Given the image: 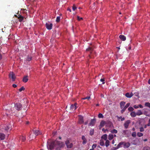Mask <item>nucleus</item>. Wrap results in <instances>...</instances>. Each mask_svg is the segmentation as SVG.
Returning <instances> with one entry per match:
<instances>
[{
  "instance_id": "nucleus-1",
  "label": "nucleus",
  "mask_w": 150,
  "mask_h": 150,
  "mask_svg": "<svg viewBox=\"0 0 150 150\" xmlns=\"http://www.w3.org/2000/svg\"><path fill=\"white\" fill-rule=\"evenodd\" d=\"M64 144L63 142L57 140L52 141L51 143L48 142L47 143V148L50 150H60L62 148L64 147Z\"/></svg>"
},
{
  "instance_id": "nucleus-2",
  "label": "nucleus",
  "mask_w": 150,
  "mask_h": 150,
  "mask_svg": "<svg viewBox=\"0 0 150 150\" xmlns=\"http://www.w3.org/2000/svg\"><path fill=\"white\" fill-rule=\"evenodd\" d=\"M65 144L68 148H71L73 146V144L70 142L68 139H67L65 141Z\"/></svg>"
},
{
  "instance_id": "nucleus-3",
  "label": "nucleus",
  "mask_w": 150,
  "mask_h": 150,
  "mask_svg": "<svg viewBox=\"0 0 150 150\" xmlns=\"http://www.w3.org/2000/svg\"><path fill=\"white\" fill-rule=\"evenodd\" d=\"M15 108L18 110H20L22 108V105L20 103H17L15 105Z\"/></svg>"
},
{
  "instance_id": "nucleus-4",
  "label": "nucleus",
  "mask_w": 150,
  "mask_h": 150,
  "mask_svg": "<svg viewBox=\"0 0 150 150\" xmlns=\"http://www.w3.org/2000/svg\"><path fill=\"white\" fill-rule=\"evenodd\" d=\"M46 27L47 29L51 30L52 29V24L50 22H48L46 23Z\"/></svg>"
},
{
  "instance_id": "nucleus-5",
  "label": "nucleus",
  "mask_w": 150,
  "mask_h": 150,
  "mask_svg": "<svg viewBox=\"0 0 150 150\" xmlns=\"http://www.w3.org/2000/svg\"><path fill=\"white\" fill-rule=\"evenodd\" d=\"M9 77L11 78L13 81H14L16 79V77L15 76V74L14 73L11 72L10 73L9 75Z\"/></svg>"
},
{
  "instance_id": "nucleus-6",
  "label": "nucleus",
  "mask_w": 150,
  "mask_h": 150,
  "mask_svg": "<svg viewBox=\"0 0 150 150\" xmlns=\"http://www.w3.org/2000/svg\"><path fill=\"white\" fill-rule=\"evenodd\" d=\"M130 105V103H127L125 106L122 108V110H121V112L122 113L125 111V110Z\"/></svg>"
},
{
  "instance_id": "nucleus-7",
  "label": "nucleus",
  "mask_w": 150,
  "mask_h": 150,
  "mask_svg": "<svg viewBox=\"0 0 150 150\" xmlns=\"http://www.w3.org/2000/svg\"><path fill=\"white\" fill-rule=\"evenodd\" d=\"M130 144L129 142H123V146L125 148H127L130 146Z\"/></svg>"
},
{
  "instance_id": "nucleus-8",
  "label": "nucleus",
  "mask_w": 150,
  "mask_h": 150,
  "mask_svg": "<svg viewBox=\"0 0 150 150\" xmlns=\"http://www.w3.org/2000/svg\"><path fill=\"white\" fill-rule=\"evenodd\" d=\"M96 120L93 119L91 120L90 123L89 124V126H93L95 125L96 123Z\"/></svg>"
},
{
  "instance_id": "nucleus-9",
  "label": "nucleus",
  "mask_w": 150,
  "mask_h": 150,
  "mask_svg": "<svg viewBox=\"0 0 150 150\" xmlns=\"http://www.w3.org/2000/svg\"><path fill=\"white\" fill-rule=\"evenodd\" d=\"M76 105V103H75L74 105H71L70 108V110H71L72 111H74L77 108Z\"/></svg>"
},
{
  "instance_id": "nucleus-10",
  "label": "nucleus",
  "mask_w": 150,
  "mask_h": 150,
  "mask_svg": "<svg viewBox=\"0 0 150 150\" xmlns=\"http://www.w3.org/2000/svg\"><path fill=\"white\" fill-rule=\"evenodd\" d=\"M130 122V120H127L126 121L124 124V126L125 128L127 129L128 127L129 124Z\"/></svg>"
},
{
  "instance_id": "nucleus-11",
  "label": "nucleus",
  "mask_w": 150,
  "mask_h": 150,
  "mask_svg": "<svg viewBox=\"0 0 150 150\" xmlns=\"http://www.w3.org/2000/svg\"><path fill=\"white\" fill-rule=\"evenodd\" d=\"M78 122L79 124H81L83 123V117L82 116L79 115V116Z\"/></svg>"
},
{
  "instance_id": "nucleus-12",
  "label": "nucleus",
  "mask_w": 150,
  "mask_h": 150,
  "mask_svg": "<svg viewBox=\"0 0 150 150\" xmlns=\"http://www.w3.org/2000/svg\"><path fill=\"white\" fill-rule=\"evenodd\" d=\"M125 96L127 98H130L133 96V94L132 93H126Z\"/></svg>"
},
{
  "instance_id": "nucleus-13",
  "label": "nucleus",
  "mask_w": 150,
  "mask_h": 150,
  "mask_svg": "<svg viewBox=\"0 0 150 150\" xmlns=\"http://www.w3.org/2000/svg\"><path fill=\"white\" fill-rule=\"evenodd\" d=\"M5 137L4 134L2 133H0V140L4 139Z\"/></svg>"
},
{
  "instance_id": "nucleus-14",
  "label": "nucleus",
  "mask_w": 150,
  "mask_h": 150,
  "mask_svg": "<svg viewBox=\"0 0 150 150\" xmlns=\"http://www.w3.org/2000/svg\"><path fill=\"white\" fill-rule=\"evenodd\" d=\"M107 134H104L101 137V138L104 140H106L107 139Z\"/></svg>"
},
{
  "instance_id": "nucleus-15",
  "label": "nucleus",
  "mask_w": 150,
  "mask_h": 150,
  "mask_svg": "<svg viewBox=\"0 0 150 150\" xmlns=\"http://www.w3.org/2000/svg\"><path fill=\"white\" fill-rule=\"evenodd\" d=\"M28 76H25L23 77V81L24 83H26L28 81Z\"/></svg>"
},
{
  "instance_id": "nucleus-16",
  "label": "nucleus",
  "mask_w": 150,
  "mask_h": 150,
  "mask_svg": "<svg viewBox=\"0 0 150 150\" xmlns=\"http://www.w3.org/2000/svg\"><path fill=\"white\" fill-rule=\"evenodd\" d=\"M33 132L36 135H38L40 134V132L38 130H33Z\"/></svg>"
},
{
  "instance_id": "nucleus-17",
  "label": "nucleus",
  "mask_w": 150,
  "mask_h": 150,
  "mask_svg": "<svg viewBox=\"0 0 150 150\" xmlns=\"http://www.w3.org/2000/svg\"><path fill=\"white\" fill-rule=\"evenodd\" d=\"M137 115H140L143 114V113L140 110H138L136 113Z\"/></svg>"
},
{
  "instance_id": "nucleus-18",
  "label": "nucleus",
  "mask_w": 150,
  "mask_h": 150,
  "mask_svg": "<svg viewBox=\"0 0 150 150\" xmlns=\"http://www.w3.org/2000/svg\"><path fill=\"white\" fill-rule=\"evenodd\" d=\"M119 38L120 39L123 41H125L126 40L125 37L123 35H121L119 36Z\"/></svg>"
},
{
  "instance_id": "nucleus-19",
  "label": "nucleus",
  "mask_w": 150,
  "mask_h": 150,
  "mask_svg": "<svg viewBox=\"0 0 150 150\" xmlns=\"http://www.w3.org/2000/svg\"><path fill=\"white\" fill-rule=\"evenodd\" d=\"M19 138H20V140H21V141L22 142L24 141L26 139V138H25V136H20L19 137Z\"/></svg>"
},
{
  "instance_id": "nucleus-20",
  "label": "nucleus",
  "mask_w": 150,
  "mask_h": 150,
  "mask_svg": "<svg viewBox=\"0 0 150 150\" xmlns=\"http://www.w3.org/2000/svg\"><path fill=\"white\" fill-rule=\"evenodd\" d=\"M130 115L132 117H135L137 115L136 113L134 111L132 112H131Z\"/></svg>"
},
{
  "instance_id": "nucleus-21",
  "label": "nucleus",
  "mask_w": 150,
  "mask_h": 150,
  "mask_svg": "<svg viewBox=\"0 0 150 150\" xmlns=\"http://www.w3.org/2000/svg\"><path fill=\"white\" fill-rule=\"evenodd\" d=\"M106 124V122L104 121H102L100 124V126L101 127L104 126Z\"/></svg>"
},
{
  "instance_id": "nucleus-22",
  "label": "nucleus",
  "mask_w": 150,
  "mask_h": 150,
  "mask_svg": "<svg viewBox=\"0 0 150 150\" xmlns=\"http://www.w3.org/2000/svg\"><path fill=\"white\" fill-rule=\"evenodd\" d=\"M125 103L123 101L121 102L120 103V108L122 109L125 104Z\"/></svg>"
},
{
  "instance_id": "nucleus-23",
  "label": "nucleus",
  "mask_w": 150,
  "mask_h": 150,
  "mask_svg": "<svg viewBox=\"0 0 150 150\" xmlns=\"http://www.w3.org/2000/svg\"><path fill=\"white\" fill-rule=\"evenodd\" d=\"M100 144L101 146H103L104 145V143L103 140L102 139H101L100 140Z\"/></svg>"
},
{
  "instance_id": "nucleus-24",
  "label": "nucleus",
  "mask_w": 150,
  "mask_h": 150,
  "mask_svg": "<svg viewBox=\"0 0 150 150\" xmlns=\"http://www.w3.org/2000/svg\"><path fill=\"white\" fill-rule=\"evenodd\" d=\"M113 138V134H110L108 136V138L109 140H111Z\"/></svg>"
},
{
  "instance_id": "nucleus-25",
  "label": "nucleus",
  "mask_w": 150,
  "mask_h": 150,
  "mask_svg": "<svg viewBox=\"0 0 150 150\" xmlns=\"http://www.w3.org/2000/svg\"><path fill=\"white\" fill-rule=\"evenodd\" d=\"M11 125L9 124L7 125L5 127V129L6 130H9L11 128Z\"/></svg>"
},
{
  "instance_id": "nucleus-26",
  "label": "nucleus",
  "mask_w": 150,
  "mask_h": 150,
  "mask_svg": "<svg viewBox=\"0 0 150 150\" xmlns=\"http://www.w3.org/2000/svg\"><path fill=\"white\" fill-rule=\"evenodd\" d=\"M105 145L106 147H108L109 145L110 142L109 140L108 139L105 140Z\"/></svg>"
},
{
  "instance_id": "nucleus-27",
  "label": "nucleus",
  "mask_w": 150,
  "mask_h": 150,
  "mask_svg": "<svg viewBox=\"0 0 150 150\" xmlns=\"http://www.w3.org/2000/svg\"><path fill=\"white\" fill-rule=\"evenodd\" d=\"M123 146V142L119 143L117 145V149H118L120 147H122Z\"/></svg>"
},
{
  "instance_id": "nucleus-28",
  "label": "nucleus",
  "mask_w": 150,
  "mask_h": 150,
  "mask_svg": "<svg viewBox=\"0 0 150 150\" xmlns=\"http://www.w3.org/2000/svg\"><path fill=\"white\" fill-rule=\"evenodd\" d=\"M129 131L128 130H124L122 131V134L124 135H127Z\"/></svg>"
},
{
  "instance_id": "nucleus-29",
  "label": "nucleus",
  "mask_w": 150,
  "mask_h": 150,
  "mask_svg": "<svg viewBox=\"0 0 150 150\" xmlns=\"http://www.w3.org/2000/svg\"><path fill=\"white\" fill-rule=\"evenodd\" d=\"M116 117L118 118V119L119 120H120V119L122 121L124 120L125 119L124 117H119L117 116Z\"/></svg>"
},
{
  "instance_id": "nucleus-30",
  "label": "nucleus",
  "mask_w": 150,
  "mask_h": 150,
  "mask_svg": "<svg viewBox=\"0 0 150 150\" xmlns=\"http://www.w3.org/2000/svg\"><path fill=\"white\" fill-rule=\"evenodd\" d=\"M18 18L19 19L20 21L21 22L23 20V17L22 16L20 15L18 17Z\"/></svg>"
},
{
  "instance_id": "nucleus-31",
  "label": "nucleus",
  "mask_w": 150,
  "mask_h": 150,
  "mask_svg": "<svg viewBox=\"0 0 150 150\" xmlns=\"http://www.w3.org/2000/svg\"><path fill=\"white\" fill-rule=\"evenodd\" d=\"M94 133V129H91L90 131V134L92 135Z\"/></svg>"
},
{
  "instance_id": "nucleus-32",
  "label": "nucleus",
  "mask_w": 150,
  "mask_h": 150,
  "mask_svg": "<svg viewBox=\"0 0 150 150\" xmlns=\"http://www.w3.org/2000/svg\"><path fill=\"white\" fill-rule=\"evenodd\" d=\"M145 106L150 108V103L148 102L146 103H145Z\"/></svg>"
},
{
  "instance_id": "nucleus-33",
  "label": "nucleus",
  "mask_w": 150,
  "mask_h": 150,
  "mask_svg": "<svg viewBox=\"0 0 150 150\" xmlns=\"http://www.w3.org/2000/svg\"><path fill=\"white\" fill-rule=\"evenodd\" d=\"M111 132L112 133L116 134L117 133V131L116 129H114L112 130L111 131Z\"/></svg>"
},
{
  "instance_id": "nucleus-34",
  "label": "nucleus",
  "mask_w": 150,
  "mask_h": 150,
  "mask_svg": "<svg viewBox=\"0 0 150 150\" xmlns=\"http://www.w3.org/2000/svg\"><path fill=\"white\" fill-rule=\"evenodd\" d=\"M128 110L129 111L132 112L133 111L134 109L132 107H129L128 108Z\"/></svg>"
},
{
  "instance_id": "nucleus-35",
  "label": "nucleus",
  "mask_w": 150,
  "mask_h": 150,
  "mask_svg": "<svg viewBox=\"0 0 150 150\" xmlns=\"http://www.w3.org/2000/svg\"><path fill=\"white\" fill-rule=\"evenodd\" d=\"M137 136L139 137H141L143 136V134L141 132H138L137 133Z\"/></svg>"
},
{
  "instance_id": "nucleus-36",
  "label": "nucleus",
  "mask_w": 150,
  "mask_h": 150,
  "mask_svg": "<svg viewBox=\"0 0 150 150\" xmlns=\"http://www.w3.org/2000/svg\"><path fill=\"white\" fill-rule=\"evenodd\" d=\"M25 89V88L23 86H22L21 88L19 89V91L21 92L23 91H24Z\"/></svg>"
},
{
  "instance_id": "nucleus-37",
  "label": "nucleus",
  "mask_w": 150,
  "mask_h": 150,
  "mask_svg": "<svg viewBox=\"0 0 150 150\" xmlns=\"http://www.w3.org/2000/svg\"><path fill=\"white\" fill-rule=\"evenodd\" d=\"M132 136L134 137H135L136 136V133L135 132H134L132 133Z\"/></svg>"
},
{
  "instance_id": "nucleus-38",
  "label": "nucleus",
  "mask_w": 150,
  "mask_h": 150,
  "mask_svg": "<svg viewBox=\"0 0 150 150\" xmlns=\"http://www.w3.org/2000/svg\"><path fill=\"white\" fill-rule=\"evenodd\" d=\"M98 117L99 118H102L103 116L101 113H99L98 115Z\"/></svg>"
},
{
  "instance_id": "nucleus-39",
  "label": "nucleus",
  "mask_w": 150,
  "mask_h": 150,
  "mask_svg": "<svg viewBox=\"0 0 150 150\" xmlns=\"http://www.w3.org/2000/svg\"><path fill=\"white\" fill-rule=\"evenodd\" d=\"M143 150H150V148L149 147H146L144 148Z\"/></svg>"
},
{
  "instance_id": "nucleus-40",
  "label": "nucleus",
  "mask_w": 150,
  "mask_h": 150,
  "mask_svg": "<svg viewBox=\"0 0 150 150\" xmlns=\"http://www.w3.org/2000/svg\"><path fill=\"white\" fill-rule=\"evenodd\" d=\"M60 17L59 16H57V18L56 19V21L57 22H58L60 21Z\"/></svg>"
},
{
  "instance_id": "nucleus-41",
  "label": "nucleus",
  "mask_w": 150,
  "mask_h": 150,
  "mask_svg": "<svg viewBox=\"0 0 150 150\" xmlns=\"http://www.w3.org/2000/svg\"><path fill=\"white\" fill-rule=\"evenodd\" d=\"M97 146V145L96 144H94L92 146V149H94Z\"/></svg>"
},
{
  "instance_id": "nucleus-42",
  "label": "nucleus",
  "mask_w": 150,
  "mask_h": 150,
  "mask_svg": "<svg viewBox=\"0 0 150 150\" xmlns=\"http://www.w3.org/2000/svg\"><path fill=\"white\" fill-rule=\"evenodd\" d=\"M140 131V132H142L144 131V129L143 127H142L139 128Z\"/></svg>"
},
{
  "instance_id": "nucleus-43",
  "label": "nucleus",
  "mask_w": 150,
  "mask_h": 150,
  "mask_svg": "<svg viewBox=\"0 0 150 150\" xmlns=\"http://www.w3.org/2000/svg\"><path fill=\"white\" fill-rule=\"evenodd\" d=\"M77 8V7L75 5H74L72 7L73 10L74 11Z\"/></svg>"
},
{
  "instance_id": "nucleus-44",
  "label": "nucleus",
  "mask_w": 150,
  "mask_h": 150,
  "mask_svg": "<svg viewBox=\"0 0 150 150\" xmlns=\"http://www.w3.org/2000/svg\"><path fill=\"white\" fill-rule=\"evenodd\" d=\"M77 19L78 21H80L83 19V18L82 17H80L79 16H77Z\"/></svg>"
},
{
  "instance_id": "nucleus-45",
  "label": "nucleus",
  "mask_w": 150,
  "mask_h": 150,
  "mask_svg": "<svg viewBox=\"0 0 150 150\" xmlns=\"http://www.w3.org/2000/svg\"><path fill=\"white\" fill-rule=\"evenodd\" d=\"M90 98V96H89V97H86V98H82V99H83V100H85V99H87L88 100H89Z\"/></svg>"
},
{
  "instance_id": "nucleus-46",
  "label": "nucleus",
  "mask_w": 150,
  "mask_h": 150,
  "mask_svg": "<svg viewBox=\"0 0 150 150\" xmlns=\"http://www.w3.org/2000/svg\"><path fill=\"white\" fill-rule=\"evenodd\" d=\"M31 59V57H27L26 60L28 61H30Z\"/></svg>"
},
{
  "instance_id": "nucleus-47",
  "label": "nucleus",
  "mask_w": 150,
  "mask_h": 150,
  "mask_svg": "<svg viewBox=\"0 0 150 150\" xmlns=\"http://www.w3.org/2000/svg\"><path fill=\"white\" fill-rule=\"evenodd\" d=\"M134 108L135 109H137L139 108V106L138 105H134L133 106Z\"/></svg>"
},
{
  "instance_id": "nucleus-48",
  "label": "nucleus",
  "mask_w": 150,
  "mask_h": 150,
  "mask_svg": "<svg viewBox=\"0 0 150 150\" xmlns=\"http://www.w3.org/2000/svg\"><path fill=\"white\" fill-rule=\"evenodd\" d=\"M100 81L101 82H103L102 84H104L105 83L104 80L103 79H100Z\"/></svg>"
},
{
  "instance_id": "nucleus-49",
  "label": "nucleus",
  "mask_w": 150,
  "mask_h": 150,
  "mask_svg": "<svg viewBox=\"0 0 150 150\" xmlns=\"http://www.w3.org/2000/svg\"><path fill=\"white\" fill-rule=\"evenodd\" d=\"M138 105L139 106V108H142L143 107V106L141 104L139 105Z\"/></svg>"
},
{
  "instance_id": "nucleus-50",
  "label": "nucleus",
  "mask_w": 150,
  "mask_h": 150,
  "mask_svg": "<svg viewBox=\"0 0 150 150\" xmlns=\"http://www.w3.org/2000/svg\"><path fill=\"white\" fill-rule=\"evenodd\" d=\"M87 51H89L92 50V48L89 47L86 49Z\"/></svg>"
},
{
  "instance_id": "nucleus-51",
  "label": "nucleus",
  "mask_w": 150,
  "mask_h": 150,
  "mask_svg": "<svg viewBox=\"0 0 150 150\" xmlns=\"http://www.w3.org/2000/svg\"><path fill=\"white\" fill-rule=\"evenodd\" d=\"M102 131H103L104 132H106V131H108V130L107 129H102Z\"/></svg>"
},
{
  "instance_id": "nucleus-52",
  "label": "nucleus",
  "mask_w": 150,
  "mask_h": 150,
  "mask_svg": "<svg viewBox=\"0 0 150 150\" xmlns=\"http://www.w3.org/2000/svg\"><path fill=\"white\" fill-rule=\"evenodd\" d=\"M86 139L85 140H83V144H85L86 143Z\"/></svg>"
},
{
  "instance_id": "nucleus-53",
  "label": "nucleus",
  "mask_w": 150,
  "mask_h": 150,
  "mask_svg": "<svg viewBox=\"0 0 150 150\" xmlns=\"http://www.w3.org/2000/svg\"><path fill=\"white\" fill-rule=\"evenodd\" d=\"M82 139L83 140H86L85 138V137L83 136L82 137Z\"/></svg>"
},
{
  "instance_id": "nucleus-54",
  "label": "nucleus",
  "mask_w": 150,
  "mask_h": 150,
  "mask_svg": "<svg viewBox=\"0 0 150 150\" xmlns=\"http://www.w3.org/2000/svg\"><path fill=\"white\" fill-rule=\"evenodd\" d=\"M147 125L148 126H150V119H149V123Z\"/></svg>"
},
{
  "instance_id": "nucleus-55",
  "label": "nucleus",
  "mask_w": 150,
  "mask_h": 150,
  "mask_svg": "<svg viewBox=\"0 0 150 150\" xmlns=\"http://www.w3.org/2000/svg\"><path fill=\"white\" fill-rule=\"evenodd\" d=\"M13 86L14 88H16L17 87V85L16 84H13Z\"/></svg>"
},
{
  "instance_id": "nucleus-56",
  "label": "nucleus",
  "mask_w": 150,
  "mask_h": 150,
  "mask_svg": "<svg viewBox=\"0 0 150 150\" xmlns=\"http://www.w3.org/2000/svg\"><path fill=\"white\" fill-rule=\"evenodd\" d=\"M147 126H148L147 125H144V128H146L147 127Z\"/></svg>"
},
{
  "instance_id": "nucleus-57",
  "label": "nucleus",
  "mask_w": 150,
  "mask_h": 150,
  "mask_svg": "<svg viewBox=\"0 0 150 150\" xmlns=\"http://www.w3.org/2000/svg\"><path fill=\"white\" fill-rule=\"evenodd\" d=\"M2 56L1 54H0V60L2 59Z\"/></svg>"
},
{
  "instance_id": "nucleus-58",
  "label": "nucleus",
  "mask_w": 150,
  "mask_h": 150,
  "mask_svg": "<svg viewBox=\"0 0 150 150\" xmlns=\"http://www.w3.org/2000/svg\"><path fill=\"white\" fill-rule=\"evenodd\" d=\"M68 10L70 12H71V10L70 8H68Z\"/></svg>"
},
{
  "instance_id": "nucleus-59",
  "label": "nucleus",
  "mask_w": 150,
  "mask_h": 150,
  "mask_svg": "<svg viewBox=\"0 0 150 150\" xmlns=\"http://www.w3.org/2000/svg\"><path fill=\"white\" fill-rule=\"evenodd\" d=\"M114 143H115V142H114V140H113V141L112 142V144H114Z\"/></svg>"
},
{
  "instance_id": "nucleus-60",
  "label": "nucleus",
  "mask_w": 150,
  "mask_h": 150,
  "mask_svg": "<svg viewBox=\"0 0 150 150\" xmlns=\"http://www.w3.org/2000/svg\"><path fill=\"white\" fill-rule=\"evenodd\" d=\"M148 83L150 84V79L148 81Z\"/></svg>"
},
{
  "instance_id": "nucleus-61",
  "label": "nucleus",
  "mask_w": 150,
  "mask_h": 150,
  "mask_svg": "<svg viewBox=\"0 0 150 150\" xmlns=\"http://www.w3.org/2000/svg\"><path fill=\"white\" fill-rule=\"evenodd\" d=\"M88 123V122H85L84 124L85 125H86Z\"/></svg>"
},
{
  "instance_id": "nucleus-62",
  "label": "nucleus",
  "mask_w": 150,
  "mask_h": 150,
  "mask_svg": "<svg viewBox=\"0 0 150 150\" xmlns=\"http://www.w3.org/2000/svg\"><path fill=\"white\" fill-rule=\"evenodd\" d=\"M113 137H116V135L115 134H114V135H113Z\"/></svg>"
},
{
  "instance_id": "nucleus-63",
  "label": "nucleus",
  "mask_w": 150,
  "mask_h": 150,
  "mask_svg": "<svg viewBox=\"0 0 150 150\" xmlns=\"http://www.w3.org/2000/svg\"><path fill=\"white\" fill-rule=\"evenodd\" d=\"M135 130V128H133V129H132V130H133V131H134V130Z\"/></svg>"
},
{
  "instance_id": "nucleus-64",
  "label": "nucleus",
  "mask_w": 150,
  "mask_h": 150,
  "mask_svg": "<svg viewBox=\"0 0 150 150\" xmlns=\"http://www.w3.org/2000/svg\"><path fill=\"white\" fill-rule=\"evenodd\" d=\"M147 140V139H144V141H146Z\"/></svg>"
}]
</instances>
